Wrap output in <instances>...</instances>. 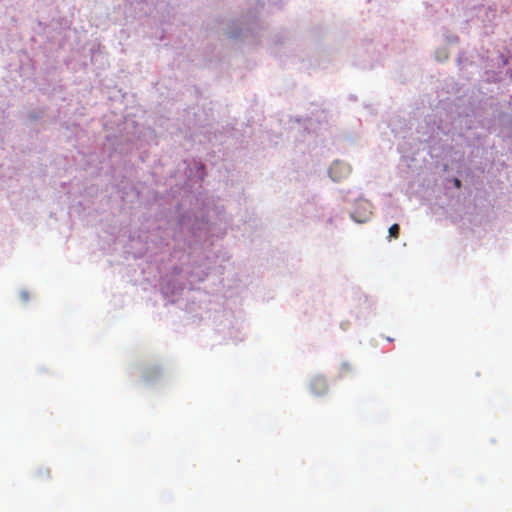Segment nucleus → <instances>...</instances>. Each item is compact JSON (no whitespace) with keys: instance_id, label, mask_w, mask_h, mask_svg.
<instances>
[{"instance_id":"7ed1b4c3","label":"nucleus","mask_w":512,"mask_h":512,"mask_svg":"<svg viewBox=\"0 0 512 512\" xmlns=\"http://www.w3.org/2000/svg\"><path fill=\"white\" fill-rule=\"evenodd\" d=\"M399 231H400L399 225L398 224H393L389 228V237L393 238V239H397L399 237Z\"/></svg>"},{"instance_id":"39448f33","label":"nucleus","mask_w":512,"mask_h":512,"mask_svg":"<svg viewBox=\"0 0 512 512\" xmlns=\"http://www.w3.org/2000/svg\"><path fill=\"white\" fill-rule=\"evenodd\" d=\"M454 185H455L456 188H460L461 187V181L458 178H455L454 179Z\"/></svg>"},{"instance_id":"f03ea898","label":"nucleus","mask_w":512,"mask_h":512,"mask_svg":"<svg viewBox=\"0 0 512 512\" xmlns=\"http://www.w3.org/2000/svg\"><path fill=\"white\" fill-rule=\"evenodd\" d=\"M329 173L334 180L340 181L350 173V168L345 163L336 162L330 167Z\"/></svg>"},{"instance_id":"f257e3e1","label":"nucleus","mask_w":512,"mask_h":512,"mask_svg":"<svg viewBox=\"0 0 512 512\" xmlns=\"http://www.w3.org/2000/svg\"><path fill=\"white\" fill-rule=\"evenodd\" d=\"M310 389L316 396L325 394L328 390L326 379L323 376H314L310 381Z\"/></svg>"},{"instance_id":"20e7f679","label":"nucleus","mask_w":512,"mask_h":512,"mask_svg":"<svg viewBox=\"0 0 512 512\" xmlns=\"http://www.w3.org/2000/svg\"><path fill=\"white\" fill-rule=\"evenodd\" d=\"M352 368L348 363H343L340 367V376H346L347 373L351 372Z\"/></svg>"}]
</instances>
